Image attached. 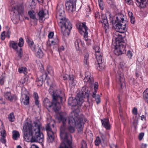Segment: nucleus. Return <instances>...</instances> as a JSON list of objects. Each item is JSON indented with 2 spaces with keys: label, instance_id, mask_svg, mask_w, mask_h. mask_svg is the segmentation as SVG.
<instances>
[{
  "label": "nucleus",
  "instance_id": "nucleus-28",
  "mask_svg": "<svg viewBox=\"0 0 148 148\" xmlns=\"http://www.w3.org/2000/svg\"><path fill=\"white\" fill-rule=\"evenodd\" d=\"M96 58L98 64H100L103 62L102 56L101 53H97L95 54Z\"/></svg>",
  "mask_w": 148,
  "mask_h": 148
},
{
  "label": "nucleus",
  "instance_id": "nucleus-64",
  "mask_svg": "<svg viewBox=\"0 0 148 148\" xmlns=\"http://www.w3.org/2000/svg\"><path fill=\"white\" fill-rule=\"evenodd\" d=\"M147 145L146 144H143L142 145V148H146Z\"/></svg>",
  "mask_w": 148,
  "mask_h": 148
},
{
  "label": "nucleus",
  "instance_id": "nucleus-36",
  "mask_svg": "<svg viewBox=\"0 0 148 148\" xmlns=\"http://www.w3.org/2000/svg\"><path fill=\"white\" fill-rule=\"evenodd\" d=\"M89 54L86 53L84 59V62L85 64L88 65V64Z\"/></svg>",
  "mask_w": 148,
  "mask_h": 148
},
{
  "label": "nucleus",
  "instance_id": "nucleus-60",
  "mask_svg": "<svg viewBox=\"0 0 148 148\" xmlns=\"http://www.w3.org/2000/svg\"><path fill=\"white\" fill-rule=\"evenodd\" d=\"M64 47L62 46H60L58 49L59 51H62L64 50Z\"/></svg>",
  "mask_w": 148,
  "mask_h": 148
},
{
  "label": "nucleus",
  "instance_id": "nucleus-47",
  "mask_svg": "<svg viewBox=\"0 0 148 148\" xmlns=\"http://www.w3.org/2000/svg\"><path fill=\"white\" fill-rule=\"evenodd\" d=\"M5 78V77L3 75H2L1 77H0V84L1 85H2L4 84V79Z\"/></svg>",
  "mask_w": 148,
  "mask_h": 148
},
{
  "label": "nucleus",
  "instance_id": "nucleus-58",
  "mask_svg": "<svg viewBox=\"0 0 148 148\" xmlns=\"http://www.w3.org/2000/svg\"><path fill=\"white\" fill-rule=\"evenodd\" d=\"M99 5L100 7V9L101 10H103L104 9V6L103 3H99Z\"/></svg>",
  "mask_w": 148,
  "mask_h": 148
},
{
  "label": "nucleus",
  "instance_id": "nucleus-27",
  "mask_svg": "<svg viewBox=\"0 0 148 148\" xmlns=\"http://www.w3.org/2000/svg\"><path fill=\"white\" fill-rule=\"evenodd\" d=\"M43 74H42L40 76L38 77L37 79H36V82H37V84L38 86H41L43 84Z\"/></svg>",
  "mask_w": 148,
  "mask_h": 148
},
{
  "label": "nucleus",
  "instance_id": "nucleus-44",
  "mask_svg": "<svg viewBox=\"0 0 148 148\" xmlns=\"http://www.w3.org/2000/svg\"><path fill=\"white\" fill-rule=\"evenodd\" d=\"M101 142V140L99 137H97L95 142V145L96 146L99 145L100 144Z\"/></svg>",
  "mask_w": 148,
  "mask_h": 148
},
{
  "label": "nucleus",
  "instance_id": "nucleus-24",
  "mask_svg": "<svg viewBox=\"0 0 148 148\" xmlns=\"http://www.w3.org/2000/svg\"><path fill=\"white\" fill-rule=\"evenodd\" d=\"M69 82L71 86H75L77 83L76 81L75 80L74 77L73 75H69Z\"/></svg>",
  "mask_w": 148,
  "mask_h": 148
},
{
  "label": "nucleus",
  "instance_id": "nucleus-15",
  "mask_svg": "<svg viewBox=\"0 0 148 148\" xmlns=\"http://www.w3.org/2000/svg\"><path fill=\"white\" fill-rule=\"evenodd\" d=\"M86 24L85 22H83L78 24L77 25V27L79 30L80 33L82 34L88 33L87 30L88 28L86 26Z\"/></svg>",
  "mask_w": 148,
  "mask_h": 148
},
{
  "label": "nucleus",
  "instance_id": "nucleus-52",
  "mask_svg": "<svg viewBox=\"0 0 148 148\" xmlns=\"http://www.w3.org/2000/svg\"><path fill=\"white\" fill-rule=\"evenodd\" d=\"M132 113L135 115H136L137 114V110L136 108H134L132 110Z\"/></svg>",
  "mask_w": 148,
  "mask_h": 148
},
{
  "label": "nucleus",
  "instance_id": "nucleus-62",
  "mask_svg": "<svg viewBox=\"0 0 148 148\" xmlns=\"http://www.w3.org/2000/svg\"><path fill=\"white\" fill-rule=\"evenodd\" d=\"M30 148H39L37 146V145H34L32 144Z\"/></svg>",
  "mask_w": 148,
  "mask_h": 148
},
{
  "label": "nucleus",
  "instance_id": "nucleus-13",
  "mask_svg": "<svg viewBox=\"0 0 148 148\" xmlns=\"http://www.w3.org/2000/svg\"><path fill=\"white\" fill-rule=\"evenodd\" d=\"M46 129L48 136L47 141L49 143H52L54 140V133L52 131L49 124L46 125Z\"/></svg>",
  "mask_w": 148,
  "mask_h": 148
},
{
  "label": "nucleus",
  "instance_id": "nucleus-40",
  "mask_svg": "<svg viewBox=\"0 0 148 148\" xmlns=\"http://www.w3.org/2000/svg\"><path fill=\"white\" fill-rule=\"evenodd\" d=\"M33 97L35 102H38L39 96L38 94L36 92H34L33 95Z\"/></svg>",
  "mask_w": 148,
  "mask_h": 148
},
{
  "label": "nucleus",
  "instance_id": "nucleus-53",
  "mask_svg": "<svg viewBox=\"0 0 148 148\" xmlns=\"http://www.w3.org/2000/svg\"><path fill=\"white\" fill-rule=\"evenodd\" d=\"M5 32H3L1 34V38L2 40H4L5 38Z\"/></svg>",
  "mask_w": 148,
  "mask_h": 148
},
{
  "label": "nucleus",
  "instance_id": "nucleus-3",
  "mask_svg": "<svg viewBox=\"0 0 148 148\" xmlns=\"http://www.w3.org/2000/svg\"><path fill=\"white\" fill-rule=\"evenodd\" d=\"M58 119L60 122H61L62 123V125L60 129V135L62 142L59 148H72L71 136L70 134L66 132L65 131L66 128V119L63 115H60L58 117Z\"/></svg>",
  "mask_w": 148,
  "mask_h": 148
},
{
  "label": "nucleus",
  "instance_id": "nucleus-35",
  "mask_svg": "<svg viewBox=\"0 0 148 148\" xmlns=\"http://www.w3.org/2000/svg\"><path fill=\"white\" fill-rule=\"evenodd\" d=\"M98 65L97 66V69L100 71L103 69H104L105 68V64L102 62L101 63L98 64Z\"/></svg>",
  "mask_w": 148,
  "mask_h": 148
},
{
  "label": "nucleus",
  "instance_id": "nucleus-56",
  "mask_svg": "<svg viewBox=\"0 0 148 148\" xmlns=\"http://www.w3.org/2000/svg\"><path fill=\"white\" fill-rule=\"evenodd\" d=\"M54 35V33L53 32H50L49 33L48 35V38H52Z\"/></svg>",
  "mask_w": 148,
  "mask_h": 148
},
{
  "label": "nucleus",
  "instance_id": "nucleus-21",
  "mask_svg": "<svg viewBox=\"0 0 148 148\" xmlns=\"http://www.w3.org/2000/svg\"><path fill=\"white\" fill-rule=\"evenodd\" d=\"M27 42L28 44V46L33 51H35L36 50V47L33 41L31 39H28Z\"/></svg>",
  "mask_w": 148,
  "mask_h": 148
},
{
  "label": "nucleus",
  "instance_id": "nucleus-16",
  "mask_svg": "<svg viewBox=\"0 0 148 148\" xmlns=\"http://www.w3.org/2000/svg\"><path fill=\"white\" fill-rule=\"evenodd\" d=\"M4 96L5 98L9 101H15L17 99V97L15 95L12 96L10 92H5Z\"/></svg>",
  "mask_w": 148,
  "mask_h": 148
},
{
  "label": "nucleus",
  "instance_id": "nucleus-50",
  "mask_svg": "<svg viewBox=\"0 0 148 148\" xmlns=\"http://www.w3.org/2000/svg\"><path fill=\"white\" fill-rule=\"evenodd\" d=\"M83 35L84 39L86 41H90V40L88 38V33H86L85 34H83Z\"/></svg>",
  "mask_w": 148,
  "mask_h": 148
},
{
  "label": "nucleus",
  "instance_id": "nucleus-41",
  "mask_svg": "<svg viewBox=\"0 0 148 148\" xmlns=\"http://www.w3.org/2000/svg\"><path fill=\"white\" fill-rule=\"evenodd\" d=\"M24 44V40L23 38L21 37L19 39V42L18 44V46L21 47L23 46Z\"/></svg>",
  "mask_w": 148,
  "mask_h": 148
},
{
  "label": "nucleus",
  "instance_id": "nucleus-9",
  "mask_svg": "<svg viewBox=\"0 0 148 148\" xmlns=\"http://www.w3.org/2000/svg\"><path fill=\"white\" fill-rule=\"evenodd\" d=\"M14 9L17 11L18 14V15L14 16H13L12 18V21L14 24H17L19 22V17L18 15L21 16L23 15L25 12V9L24 5L23 4L19 5H17L14 7Z\"/></svg>",
  "mask_w": 148,
  "mask_h": 148
},
{
  "label": "nucleus",
  "instance_id": "nucleus-55",
  "mask_svg": "<svg viewBox=\"0 0 148 148\" xmlns=\"http://www.w3.org/2000/svg\"><path fill=\"white\" fill-rule=\"evenodd\" d=\"M23 55V52L22 51V49L20 48V51L18 52V57L20 58L22 57Z\"/></svg>",
  "mask_w": 148,
  "mask_h": 148
},
{
  "label": "nucleus",
  "instance_id": "nucleus-38",
  "mask_svg": "<svg viewBox=\"0 0 148 148\" xmlns=\"http://www.w3.org/2000/svg\"><path fill=\"white\" fill-rule=\"evenodd\" d=\"M26 78H22L18 82L19 85L21 87H23L24 86V84L25 83Z\"/></svg>",
  "mask_w": 148,
  "mask_h": 148
},
{
  "label": "nucleus",
  "instance_id": "nucleus-22",
  "mask_svg": "<svg viewBox=\"0 0 148 148\" xmlns=\"http://www.w3.org/2000/svg\"><path fill=\"white\" fill-rule=\"evenodd\" d=\"M0 133L2 137L0 139V141L3 143H5L6 142V140L4 139V138L6 136V133L5 130L3 127L1 128H0Z\"/></svg>",
  "mask_w": 148,
  "mask_h": 148
},
{
  "label": "nucleus",
  "instance_id": "nucleus-26",
  "mask_svg": "<svg viewBox=\"0 0 148 148\" xmlns=\"http://www.w3.org/2000/svg\"><path fill=\"white\" fill-rule=\"evenodd\" d=\"M18 44L17 42L14 41L10 42V46L14 49L17 50L18 48Z\"/></svg>",
  "mask_w": 148,
  "mask_h": 148
},
{
  "label": "nucleus",
  "instance_id": "nucleus-32",
  "mask_svg": "<svg viewBox=\"0 0 148 148\" xmlns=\"http://www.w3.org/2000/svg\"><path fill=\"white\" fill-rule=\"evenodd\" d=\"M27 69L26 67H21L18 69V71L20 73H23L26 75L27 73Z\"/></svg>",
  "mask_w": 148,
  "mask_h": 148
},
{
  "label": "nucleus",
  "instance_id": "nucleus-11",
  "mask_svg": "<svg viewBox=\"0 0 148 148\" xmlns=\"http://www.w3.org/2000/svg\"><path fill=\"white\" fill-rule=\"evenodd\" d=\"M44 105L46 106L47 108H51L55 112L61 108L60 102H45Z\"/></svg>",
  "mask_w": 148,
  "mask_h": 148
},
{
  "label": "nucleus",
  "instance_id": "nucleus-30",
  "mask_svg": "<svg viewBox=\"0 0 148 148\" xmlns=\"http://www.w3.org/2000/svg\"><path fill=\"white\" fill-rule=\"evenodd\" d=\"M81 44V41L79 39H77L74 42L77 51H79L80 50V46Z\"/></svg>",
  "mask_w": 148,
  "mask_h": 148
},
{
  "label": "nucleus",
  "instance_id": "nucleus-14",
  "mask_svg": "<svg viewBox=\"0 0 148 148\" xmlns=\"http://www.w3.org/2000/svg\"><path fill=\"white\" fill-rule=\"evenodd\" d=\"M28 92L25 88H23L21 90V102H29V98Z\"/></svg>",
  "mask_w": 148,
  "mask_h": 148
},
{
  "label": "nucleus",
  "instance_id": "nucleus-4",
  "mask_svg": "<svg viewBox=\"0 0 148 148\" xmlns=\"http://www.w3.org/2000/svg\"><path fill=\"white\" fill-rule=\"evenodd\" d=\"M56 18L58 25L61 28L62 33L64 36H68L72 26L69 20L65 18L63 10H60L57 12Z\"/></svg>",
  "mask_w": 148,
  "mask_h": 148
},
{
  "label": "nucleus",
  "instance_id": "nucleus-48",
  "mask_svg": "<svg viewBox=\"0 0 148 148\" xmlns=\"http://www.w3.org/2000/svg\"><path fill=\"white\" fill-rule=\"evenodd\" d=\"M131 14V16H130V21L132 24H134L135 23V18L132 16V12H130V14Z\"/></svg>",
  "mask_w": 148,
  "mask_h": 148
},
{
  "label": "nucleus",
  "instance_id": "nucleus-61",
  "mask_svg": "<svg viewBox=\"0 0 148 148\" xmlns=\"http://www.w3.org/2000/svg\"><path fill=\"white\" fill-rule=\"evenodd\" d=\"M101 136L103 140H104L106 139V135L105 134H102Z\"/></svg>",
  "mask_w": 148,
  "mask_h": 148
},
{
  "label": "nucleus",
  "instance_id": "nucleus-59",
  "mask_svg": "<svg viewBox=\"0 0 148 148\" xmlns=\"http://www.w3.org/2000/svg\"><path fill=\"white\" fill-rule=\"evenodd\" d=\"M69 75L66 74L64 75L63 76V78L64 80H66L67 79L68 77L69 78Z\"/></svg>",
  "mask_w": 148,
  "mask_h": 148
},
{
  "label": "nucleus",
  "instance_id": "nucleus-8",
  "mask_svg": "<svg viewBox=\"0 0 148 148\" xmlns=\"http://www.w3.org/2000/svg\"><path fill=\"white\" fill-rule=\"evenodd\" d=\"M125 65L124 63L121 62L119 66V69L120 71L118 72V75L116 77V80L118 83L120 84L121 87L122 88L125 85V79L123 76V75L122 71L125 68Z\"/></svg>",
  "mask_w": 148,
  "mask_h": 148
},
{
  "label": "nucleus",
  "instance_id": "nucleus-23",
  "mask_svg": "<svg viewBox=\"0 0 148 148\" xmlns=\"http://www.w3.org/2000/svg\"><path fill=\"white\" fill-rule=\"evenodd\" d=\"M28 14L29 15L30 18L32 19L31 21V22L32 23V25H36L37 24V20L35 16L34 15V12H32L31 11H29Z\"/></svg>",
  "mask_w": 148,
  "mask_h": 148
},
{
  "label": "nucleus",
  "instance_id": "nucleus-17",
  "mask_svg": "<svg viewBox=\"0 0 148 148\" xmlns=\"http://www.w3.org/2000/svg\"><path fill=\"white\" fill-rule=\"evenodd\" d=\"M115 39V43L116 45H123L122 43L123 41V39L121 35L116 34L114 36Z\"/></svg>",
  "mask_w": 148,
  "mask_h": 148
},
{
  "label": "nucleus",
  "instance_id": "nucleus-45",
  "mask_svg": "<svg viewBox=\"0 0 148 148\" xmlns=\"http://www.w3.org/2000/svg\"><path fill=\"white\" fill-rule=\"evenodd\" d=\"M94 49L95 52V54H96L97 53H101V49L99 46H96L94 47Z\"/></svg>",
  "mask_w": 148,
  "mask_h": 148
},
{
  "label": "nucleus",
  "instance_id": "nucleus-51",
  "mask_svg": "<svg viewBox=\"0 0 148 148\" xmlns=\"http://www.w3.org/2000/svg\"><path fill=\"white\" fill-rule=\"evenodd\" d=\"M106 1L108 3L110 4V5H115V2L113 1L112 0H106Z\"/></svg>",
  "mask_w": 148,
  "mask_h": 148
},
{
  "label": "nucleus",
  "instance_id": "nucleus-5",
  "mask_svg": "<svg viewBox=\"0 0 148 148\" xmlns=\"http://www.w3.org/2000/svg\"><path fill=\"white\" fill-rule=\"evenodd\" d=\"M47 83L50 85L49 89V94L52 96L53 102H64L65 101V98L64 92L60 90H54V84L53 82H51L50 79L47 80Z\"/></svg>",
  "mask_w": 148,
  "mask_h": 148
},
{
  "label": "nucleus",
  "instance_id": "nucleus-31",
  "mask_svg": "<svg viewBox=\"0 0 148 148\" xmlns=\"http://www.w3.org/2000/svg\"><path fill=\"white\" fill-rule=\"evenodd\" d=\"M20 134L19 132L16 130L12 131V137L14 140H17L19 137Z\"/></svg>",
  "mask_w": 148,
  "mask_h": 148
},
{
  "label": "nucleus",
  "instance_id": "nucleus-57",
  "mask_svg": "<svg viewBox=\"0 0 148 148\" xmlns=\"http://www.w3.org/2000/svg\"><path fill=\"white\" fill-rule=\"evenodd\" d=\"M77 0H66V1L76 4Z\"/></svg>",
  "mask_w": 148,
  "mask_h": 148
},
{
  "label": "nucleus",
  "instance_id": "nucleus-54",
  "mask_svg": "<svg viewBox=\"0 0 148 148\" xmlns=\"http://www.w3.org/2000/svg\"><path fill=\"white\" fill-rule=\"evenodd\" d=\"M95 17L96 19H99L100 15L99 12H96L95 14Z\"/></svg>",
  "mask_w": 148,
  "mask_h": 148
},
{
  "label": "nucleus",
  "instance_id": "nucleus-33",
  "mask_svg": "<svg viewBox=\"0 0 148 148\" xmlns=\"http://www.w3.org/2000/svg\"><path fill=\"white\" fill-rule=\"evenodd\" d=\"M143 97L146 101H148V88L144 92Z\"/></svg>",
  "mask_w": 148,
  "mask_h": 148
},
{
  "label": "nucleus",
  "instance_id": "nucleus-43",
  "mask_svg": "<svg viewBox=\"0 0 148 148\" xmlns=\"http://www.w3.org/2000/svg\"><path fill=\"white\" fill-rule=\"evenodd\" d=\"M80 148H87V144L84 140H82L81 142Z\"/></svg>",
  "mask_w": 148,
  "mask_h": 148
},
{
  "label": "nucleus",
  "instance_id": "nucleus-18",
  "mask_svg": "<svg viewBox=\"0 0 148 148\" xmlns=\"http://www.w3.org/2000/svg\"><path fill=\"white\" fill-rule=\"evenodd\" d=\"M75 4L70 3L69 2L66 1L65 6L66 10L69 12H73L75 10Z\"/></svg>",
  "mask_w": 148,
  "mask_h": 148
},
{
  "label": "nucleus",
  "instance_id": "nucleus-63",
  "mask_svg": "<svg viewBox=\"0 0 148 148\" xmlns=\"http://www.w3.org/2000/svg\"><path fill=\"white\" fill-rule=\"evenodd\" d=\"M141 119L142 121L145 120H146V118L144 115H142L140 116Z\"/></svg>",
  "mask_w": 148,
  "mask_h": 148
},
{
  "label": "nucleus",
  "instance_id": "nucleus-25",
  "mask_svg": "<svg viewBox=\"0 0 148 148\" xmlns=\"http://www.w3.org/2000/svg\"><path fill=\"white\" fill-rule=\"evenodd\" d=\"M101 22L102 23V26L105 29L107 30L108 29L109 25L106 17H105L104 18H103L101 20Z\"/></svg>",
  "mask_w": 148,
  "mask_h": 148
},
{
  "label": "nucleus",
  "instance_id": "nucleus-42",
  "mask_svg": "<svg viewBox=\"0 0 148 148\" xmlns=\"http://www.w3.org/2000/svg\"><path fill=\"white\" fill-rule=\"evenodd\" d=\"M8 119L11 122H13L14 121V116L13 113H11L9 115Z\"/></svg>",
  "mask_w": 148,
  "mask_h": 148
},
{
  "label": "nucleus",
  "instance_id": "nucleus-6",
  "mask_svg": "<svg viewBox=\"0 0 148 148\" xmlns=\"http://www.w3.org/2000/svg\"><path fill=\"white\" fill-rule=\"evenodd\" d=\"M125 17L122 14H119L117 15L114 23L115 25L114 28L117 32L123 33L127 30L126 24L124 20Z\"/></svg>",
  "mask_w": 148,
  "mask_h": 148
},
{
  "label": "nucleus",
  "instance_id": "nucleus-34",
  "mask_svg": "<svg viewBox=\"0 0 148 148\" xmlns=\"http://www.w3.org/2000/svg\"><path fill=\"white\" fill-rule=\"evenodd\" d=\"M43 56V53L42 52L40 48H39L38 50L37 51L36 56L39 58H41Z\"/></svg>",
  "mask_w": 148,
  "mask_h": 148
},
{
  "label": "nucleus",
  "instance_id": "nucleus-29",
  "mask_svg": "<svg viewBox=\"0 0 148 148\" xmlns=\"http://www.w3.org/2000/svg\"><path fill=\"white\" fill-rule=\"evenodd\" d=\"M38 15L39 17V19L40 20H41L42 21L44 20V17L45 15V14L43 10H40L38 13Z\"/></svg>",
  "mask_w": 148,
  "mask_h": 148
},
{
  "label": "nucleus",
  "instance_id": "nucleus-12",
  "mask_svg": "<svg viewBox=\"0 0 148 148\" xmlns=\"http://www.w3.org/2000/svg\"><path fill=\"white\" fill-rule=\"evenodd\" d=\"M115 49L114 51L115 54L118 56L124 53L125 52V47L123 45H114Z\"/></svg>",
  "mask_w": 148,
  "mask_h": 148
},
{
  "label": "nucleus",
  "instance_id": "nucleus-37",
  "mask_svg": "<svg viewBox=\"0 0 148 148\" xmlns=\"http://www.w3.org/2000/svg\"><path fill=\"white\" fill-rule=\"evenodd\" d=\"M78 102H68V104L71 106L72 108L73 109L75 110V108H74V107H76V108H78Z\"/></svg>",
  "mask_w": 148,
  "mask_h": 148
},
{
  "label": "nucleus",
  "instance_id": "nucleus-10",
  "mask_svg": "<svg viewBox=\"0 0 148 148\" xmlns=\"http://www.w3.org/2000/svg\"><path fill=\"white\" fill-rule=\"evenodd\" d=\"M82 93L81 95H78L75 98L76 102H82L84 100V99H86L88 100L90 92L88 87L84 86L82 88L81 90Z\"/></svg>",
  "mask_w": 148,
  "mask_h": 148
},
{
  "label": "nucleus",
  "instance_id": "nucleus-2",
  "mask_svg": "<svg viewBox=\"0 0 148 148\" xmlns=\"http://www.w3.org/2000/svg\"><path fill=\"white\" fill-rule=\"evenodd\" d=\"M79 110L76 111H73L71 112L68 117V130L71 132H74L75 131V127H76L79 132L82 131L84 127L83 119L77 113Z\"/></svg>",
  "mask_w": 148,
  "mask_h": 148
},
{
  "label": "nucleus",
  "instance_id": "nucleus-7",
  "mask_svg": "<svg viewBox=\"0 0 148 148\" xmlns=\"http://www.w3.org/2000/svg\"><path fill=\"white\" fill-rule=\"evenodd\" d=\"M83 80L86 85L91 89L93 88L95 91L94 94L97 92L99 86L98 83L97 82H94L93 76L90 72L87 71L85 73Z\"/></svg>",
  "mask_w": 148,
  "mask_h": 148
},
{
  "label": "nucleus",
  "instance_id": "nucleus-20",
  "mask_svg": "<svg viewBox=\"0 0 148 148\" xmlns=\"http://www.w3.org/2000/svg\"><path fill=\"white\" fill-rule=\"evenodd\" d=\"M148 0H136V5L141 8H144L146 6V4Z\"/></svg>",
  "mask_w": 148,
  "mask_h": 148
},
{
  "label": "nucleus",
  "instance_id": "nucleus-46",
  "mask_svg": "<svg viewBox=\"0 0 148 148\" xmlns=\"http://www.w3.org/2000/svg\"><path fill=\"white\" fill-rule=\"evenodd\" d=\"M144 136V133L141 132L139 133L138 135V139L140 141L143 138Z\"/></svg>",
  "mask_w": 148,
  "mask_h": 148
},
{
  "label": "nucleus",
  "instance_id": "nucleus-49",
  "mask_svg": "<svg viewBox=\"0 0 148 148\" xmlns=\"http://www.w3.org/2000/svg\"><path fill=\"white\" fill-rule=\"evenodd\" d=\"M58 39L57 37L55 39L53 40H52L51 41V44L53 45L57 44L58 43Z\"/></svg>",
  "mask_w": 148,
  "mask_h": 148
},
{
  "label": "nucleus",
  "instance_id": "nucleus-19",
  "mask_svg": "<svg viewBox=\"0 0 148 148\" xmlns=\"http://www.w3.org/2000/svg\"><path fill=\"white\" fill-rule=\"evenodd\" d=\"M101 121L102 125L107 130L110 129L111 126L108 119H104L101 120Z\"/></svg>",
  "mask_w": 148,
  "mask_h": 148
},
{
  "label": "nucleus",
  "instance_id": "nucleus-39",
  "mask_svg": "<svg viewBox=\"0 0 148 148\" xmlns=\"http://www.w3.org/2000/svg\"><path fill=\"white\" fill-rule=\"evenodd\" d=\"M95 92V90H94L92 96L93 98H95L96 102H100L101 100L99 96V95H97L96 96V92L95 94H94V93Z\"/></svg>",
  "mask_w": 148,
  "mask_h": 148
},
{
  "label": "nucleus",
  "instance_id": "nucleus-1",
  "mask_svg": "<svg viewBox=\"0 0 148 148\" xmlns=\"http://www.w3.org/2000/svg\"><path fill=\"white\" fill-rule=\"evenodd\" d=\"M34 126L27 122L24 123L23 127V137L27 142H38L42 143L43 141V136L41 132L42 127L39 121L34 123Z\"/></svg>",
  "mask_w": 148,
  "mask_h": 148
}]
</instances>
